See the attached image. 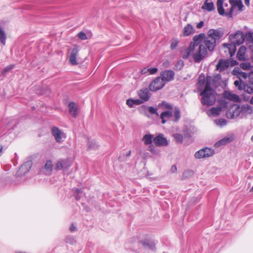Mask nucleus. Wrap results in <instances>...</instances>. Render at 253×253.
<instances>
[{
  "mask_svg": "<svg viewBox=\"0 0 253 253\" xmlns=\"http://www.w3.org/2000/svg\"><path fill=\"white\" fill-rule=\"evenodd\" d=\"M203 43L204 45L200 44L198 50L193 54L194 61L196 63H200L207 55L208 50L212 51L216 46L215 40L208 36L205 37Z\"/></svg>",
  "mask_w": 253,
  "mask_h": 253,
  "instance_id": "obj_1",
  "label": "nucleus"
},
{
  "mask_svg": "<svg viewBox=\"0 0 253 253\" xmlns=\"http://www.w3.org/2000/svg\"><path fill=\"white\" fill-rule=\"evenodd\" d=\"M206 35L204 33H200L199 35L194 36L193 38V41L191 42L188 47L186 48L182 51V58L187 59L189 56L192 53L195 47L201 44V42L205 40Z\"/></svg>",
  "mask_w": 253,
  "mask_h": 253,
  "instance_id": "obj_2",
  "label": "nucleus"
},
{
  "mask_svg": "<svg viewBox=\"0 0 253 253\" xmlns=\"http://www.w3.org/2000/svg\"><path fill=\"white\" fill-rule=\"evenodd\" d=\"M200 95L202 96L201 103L203 105L210 106L214 104L216 100L215 92L203 91Z\"/></svg>",
  "mask_w": 253,
  "mask_h": 253,
  "instance_id": "obj_3",
  "label": "nucleus"
},
{
  "mask_svg": "<svg viewBox=\"0 0 253 253\" xmlns=\"http://www.w3.org/2000/svg\"><path fill=\"white\" fill-rule=\"evenodd\" d=\"M214 154V150L212 149L205 147L197 151L195 154V157L196 159H202L209 158Z\"/></svg>",
  "mask_w": 253,
  "mask_h": 253,
  "instance_id": "obj_4",
  "label": "nucleus"
},
{
  "mask_svg": "<svg viewBox=\"0 0 253 253\" xmlns=\"http://www.w3.org/2000/svg\"><path fill=\"white\" fill-rule=\"evenodd\" d=\"M165 85V83L161 77L156 78L149 84V88L152 91H156L162 89Z\"/></svg>",
  "mask_w": 253,
  "mask_h": 253,
  "instance_id": "obj_5",
  "label": "nucleus"
},
{
  "mask_svg": "<svg viewBox=\"0 0 253 253\" xmlns=\"http://www.w3.org/2000/svg\"><path fill=\"white\" fill-rule=\"evenodd\" d=\"M32 166V162L28 161L24 163L17 170L16 175L18 176H22L25 175L30 170Z\"/></svg>",
  "mask_w": 253,
  "mask_h": 253,
  "instance_id": "obj_6",
  "label": "nucleus"
},
{
  "mask_svg": "<svg viewBox=\"0 0 253 253\" xmlns=\"http://www.w3.org/2000/svg\"><path fill=\"white\" fill-rule=\"evenodd\" d=\"M232 6L229 11L227 12L226 16L228 18H232L233 11L236 7H238L240 11L242 10L243 5L241 0H233L232 1L230 0Z\"/></svg>",
  "mask_w": 253,
  "mask_h": 253,
  "instance_id": "obj_7",
  "label": "nucleus"
},
{
  "mask_svg": "<svg viewBox=\"0 0 253 253\" xmlns=\"http://www.w3.org/2000/svg\"><path fill=\"white\" fill-rule=\"evenodd\" d=\"M223 35L224 32L223 31L213 29H210L207 34V36L210 37L212 40H214L216 42V41L221 38Z\"/></svg>",
  "mask_w": 253,
  "mask_h": 253,
  "instance_id": "obj_8",
  "label": "nucleus"
},
{
  "mask_svg": "<svg viewBox=\"0 0 253 253\" xmlns=\"http://www.w3.org/2000/svg\"><path fill=\"white\" fill-rule=\"evenodd\" d=\"M174 75V72L171 70H166L161 72V79L165 83L172 81Z\"/></svg>",
  "mask_w": 253,
  "mask_h": 253,
  "instance_id": "obj_9",
  "label": "nucleus"
},
{
  "mask_svg": "<svg viewBox=\"0 0 253 253\" xmlns=\"http://www.w3.org/2000/svg\"><path fill=\"white\" fill-rule=\"evenodd\" d=\"M230 39L234 40V43L237 45H240L244 42L245 40V37L244 33L242 31H237L233 35L229 36Z\"/></svg>",
  "mask_w": 253,
  "mask_h": 253,
  "instance_id": "obj_10",
  "label": "nucleus"
},
{
  "mask_svg": "<svg viewBox=\"0 0 253 253\" xmlns=\"http://www.w3.org/2000/svg\"><path fill=\"white\" fill-rule=\"evenodd\" d=\"M155 145L158 147L166 146L168 145V142L166 138L164 137V134L160 133L153 139Z\"/></svg>",
  "mask_w": 253,
  "mask_h": 253,
  "instance_id": "obj_11",
  "label": "nucleus"
},
{
  "mask_svg": "<svg viewBox=\"0 0 253 253\" xmlns=\"http://www.w3.org/2000/svg\"><path fill=\"white\" fill-rule=\"evenodd\" d=\"M51 133L57 143H61L62 142V135L64 133L58 127L53 126L51 128Z\"/></svg>",
  "mask_w": 253,
  "mask_h": 253,
  "instance_id": "obj_12",
  "label": "nucleus"
},
{
  "mask_svg": "<svg viewBox=\"0 0 253 253\" xmlns=\"http://www.w3.org/2000/svg\"><path fill=\"white\" fill-rule=\"evenodd\" d=\"M139 243L146 249L154 250L155 249V242L152 239H144L139 241Z\"/></svg>",
  "mask_w": 253,
  "mask_h": 253,
  "instance_id": "obj_13",
  "label": "nucleus"
},
{
  "mask_svg": "<svg viewBox=\"0 0 253 253\" xmlns=\"http://www.w3.org/2000/svg\"><path fill=\"white\" fill-rule=\"evenodd\" d=\"M79 52L77 45H74V47L71 49L70 55L69 56V62L73 65H76L78 62L76 61V57Z\"/></svg>",
  "mask_w": 253,
  "mask_h": 253,
  "instance_id": "obj_14",
  "label": "nucleus"
},
{
  "mask_svg": "<svg viewBox=\"0 0 253 253\" xmlns=\"http://www.w3.org/2000/svg\"><path fill=\"white\" fill-rule=\"evenodd\" d=\"M139 99L144 102L148 101L150 97L151 93L147 88L141 89L138 92Z\"/></svg>",
  "mask_w": 253,
  "mask_h": 253,
  "instance_id": "obj_15",
  "label": "nucleus"
},
{
  "mask_svg": "<svg viewBox=\"0 0 253 253\" xmlns=\"http://www.w3.org/2000/svg\"><path fill=\"white\" fill-rule=\"evenodd\" d=\"M138 111L141 113L145 114L147 111L151 114H156L158 116L157 109L152 106L147 107L145 105H141L138 108Z\"/></svg>",
  "mask_w": 253,
  "mask_h": 253,
  "instance_id": "obj_16",
  "label": "nucleus"
},
{
  "mask_svg": "<svg viewBox=\"0 0 253 253\" xmlns=\"http://www.w3.org/2000/svg\"><path fill=\"white\" fill-rule=\"evenodd\" d=\"M229 66L228 60L220 59L216 66V70L219 72H222Z\"/></svg>",
  "mask_w": 253,
  "mask_h": 253,
  "instance_id": "obj_17",
  "label": "nucleus"
},
{
  "mask_svg": "<svg viewBox=\"0 0 253 253\" xmlns=\"http://www.w3.org/2000/svg\"><path fill=\"white\" fill-rule=\"evenodd\" d=\"M232 74L237 76L240 80L241 78L246 79L248 76V74L244 72H242L240 68L238 67H236L232 71Z\"/></svg>",
  "mask_w": 253,
  "mask_h": 253,
  "instance_id": "obj_18",
  "label": "nucleus"
},
{
  "mask_svg": "<svg viewBox=\"0 0 253 253\" xmlns=\"http://www.w3.org/2000/svg\"><path fill=\"white\" fill-rule=\"evenodd\" d=\"M235 43H224L223 46L228 50L230 57H232L236 51V46Z\"/></svg>",
  "mask_w": 253,
  "mask_h": 253,
  "instance_id": "obj_19",
  "label": "nucleus"
},
{
  "mask_svg": "<svg viewBox=\"0 0 253 253\" xmlns=\"http://www.w3.org/2000/svg\"><path fill=\"white\" fill-rule=\"evenodd\" d=\"M68 109L70 114L74 118L78 115V108L74 102H70L68 104Z\"/></svg>",
  "mask_w": 253,
  "mask_h": 253,
  "instance_id": "obj_20",
  "label": "nucleus"
},
{
  "mask_svg": "<svg viewBox=\"0 0 253 253\" xmlns=\"http://www.w3.org/2000/svg\"><path fill=\"white\" fill-rule=\"evenodd\" d=\"M246 51V47L245 46L242 45L239 48L236 55L237 58L239 61L245 60Z\"/></svg>",
  "mask_w": 253,
  "mask_h": 253,
  "instance_id": "obj_21",
  "label": "nucleus"
},
{
  "mask_svg": "<svg viewBox=\"0 0 253 253\" xmlns=\"http://www.w3.org/2000/svg\"><path fill=\"white\" fill-rule=\"evenodd\" d=\"M143 103V101L139 99H134L132 98H129L126 100V104L129 108H132L134 105H140Z\"/></svg>",
  "mask_w": 253,
  "mask_h": 253,
  "instance_id": "obj_22",
  "label": "nucleus"
},
{
  "mask_svg": "<svg viewBox=\"0 0 253 253\" xmlns=\"http://www.w3.org/2000/svg\"><path fill=\"white\" fill-rule=\"evenodd\" d=\"M224 96L226 99L235 102H238L240 100L239 96L230 91L225 92Z\"/></svg>",
  "mask_w": 253,
  "mask_h": 253,
  "instance_id": "obj_23",
  "label": "nucleus"
},
{
  "mask_svg": "<svg viewBox=\"0 0 253 253\" xmlns=\"http://www.w3.org/2000/svg\"><path fill=\"white\" fill-rule=\"evenodd\" d=\"M231 141V139L229 137H224L218 141H217L214 144V146L216 148L220 147L221 146L225 145V144L230 142Z\"/></svg>",
  "mask_w": 253,
  "mask_h": 253,
  "instance_id": "obj_24",
  "label": "nucleus"
},
{
  "mask_svg": "<svg viewBox=\"0 0 253 253\" xmlns=\"http://www.w3.org/2000/svg\"><path fill=\"white\" fill-rule=\"evenodd\" d=\"M241 111L244 114H251L253 113V107L248 104L243 105L241 106Z\"/></svg>",
  "mask_w": 253,
  "mask_h": 253,
  "instance_id": "obj_25",
  "label": "nucleus"
},
{
  "mask_svg": "<svg viewBox=\"0 0 253 253\" xmlns=\"http://www.w3.org/2000/svg\"><path fill=\"white\" fill-rule=\"evenodd\" d=\"M208 0H206L204 4L202 6V8L203 9H206L208 11H211L214 8V4L212 2H207Z\"/></svg>",
  "mask_w": 253,
  "mask_h": 253,
  "instance_id": "obj_26",
  "label": "nucleus"
},
{
  "mask_svg": "<svg viewBox=\"0 0 253 253\" xmlns=\"http://www.w3.org/2000/svg\"><path fill=\"white\" fill-rule=\"evenodd\" d=\"M173 116L174 117V118L172 119V120L174 122H178L181 117V112L178 107H175L174 108L173 114H172V116Z\"/></svg>",
  "mask_w": 253,
  "mask_h": 253,
  "instance_id": "obj_27",
  "label": "nucleus"
},
{
  "mask_svg": "<svg viewBox=\"0 0 253 253\" xmlns=\"http://www.w3.org/2000/svg\"><path fill=\"white\" fill-rule=\"evenodd\" d=\"M153 138V135L152 134H145L143 137L142 140L143 141L145 145H149L152 144V139Z\"/></svg>",
  "mask_w": 253,
  "mask_h": 253,
  "instance_id": "obj_28",
  "label": "nucleus"
},
{
  "mask_svg": "<svg viewBox=\"0 0 253 253\" xmlns=\"http://www.w3.org/2000/svg\"><path fill=\"white\" fill-rule=\"evenodd\" d=\"M193 27L190 24H187L184 28L183 35L185 36H188L190 35L193 32Z\"/></svg>",
  "mask_w": 253,
  "mask_h": 253,
  "instance_id": "obj_29",
  "label": "nucleus"
},
{
  "mask_svg": "<svg viewBox=\"0 0 253 253\" xmlns=\"http://www.w3.org/2000/svg\"><path fill=\"white\" fill-rule=\"evenodd\" d=\"M6 39V34L2 28L0 26V42L4 45L5 44Z\"/></svg>",
  "mask_w": 253,
  "mask_h": 253,
  "instance_id": "obj_30",
  "label": "nucleus"
},
{
  "mask_svg": "<svg viewBox=\"0 0 253 253\" xmlns=\"http://www.w3.org/2000/svg\"><path fill=\"white\" fill-rule=\"evenodd\" d=\"M63 169L64 170H67L71 166L72 163L71 161L68 159H63Z\"/></svg>",
  "mask_w": 253,
  "mask_h": 253,
  "instance_id": "obj_31",
  "label": "nucleus"
},
{
  "mask_svg": "<svg viewBox=\"0 0 253 253\" xmlns=\"http://www.w3.org/2000/svg\"><path fill=\"white\" fill-rule=\"evenodd\" d=\"M99 145L94 141H90L88 143L87 150H96L98 148Z\"/></svg>",
  "mask_w": 253,
  "mask_h": 253,
  "instance_id": "obj_32",
  "label": "nucleus"
},
{
  "mask_svg": "<svg viewBox=\"0 0 253 253\" xmlns=\"http://www.w3.org/2000/svg\"><path fill=\"white\" fill-rule=\"evenodd\" d=\"M173 137L176 142L178 143H182L183 140V135L179 133H175L173 135Z\"/></svg>",
  "mask_w": 253,
  "mask_h": 253,
  "instance_id": "obj_33",
  "label": "nucleus"
},
{
  "mask_svg": "<svg viewBox=\"0 0 253 253\" xmlns=\"http://www.w3.org/2000/svg\"><path fill=\"white\" fill-rule=\"evenodd\" d=\"M211 114L213 116H217L221 112V108L220 107H212L211 108Z\"/></svg>",
  "mask_w": 253,
  "mask_h": 253,
  "instance_id": "obj_34",
  "label": "nucleus"
},
{
  "mask_svg": "<svg viewBox=\"0 0 253 253\" xmlns=\"http://www.w3.org/2000/svg\"><path fill=\"white\" fill-rule=\"evenodd\" d=\"M161 116L165 119H170L172 117V113L171 111H165L161 113Z\"/></svg>",
  "mask_w": 253,
  "mask_h": 253,
  "instance_id": "obj_35",
  "label": "nucleus"
},
{
  "mask_svg": "<svg viewBox=\"0 0 253 253\" xmlns=\"http://www.w3.org/2000/svg\"><path fill=\"white\" fill-rule=\"evenodd\" d=\"M44 169L49 172H51L52 171V164L51 161L48 160L46 162L44 165Z\"/></svg>",
  "mask_w": 253,
  "mask_h": 253,
  "instance_id": "obj_36",
  "label": "nucleus"
},
{
  "mask_svg": "<svg viewBox=\"0 0 253 253\" xmlns=\"http://www.w3.org/2000/svg\"><path fill=\"white\" fill-rule=\"evenodd\" d=\"M215 123L217 125L222 126L226 125L227 124V122L226 120L221 118L217 120H215Z\"/></svg>",
  "mask_w": 253,
  "mask_h": 253,
  "instance_id": "obj_37",
  "label": "nucleus"
},
{
  "mask_svg": "<svg viewBox=\"0 0 253 253\" xmlns=\"http://www.w3.org/2000/svg\"><path fill=\"white\" fill-rule=\"evenodd\" d=\"M194 174V171L192 170L187 169L185 170L183 173V178H187Z\"/></svg>",
  "mask_w": 253,
  "mask_h": 253,
  "instance_id": "obj_38",
  "label": "nucleus"
},
{
  "mask_svg": "<svg viewBox=\"0 0 253 253\" xmlns=\"http://www.w3.org/2000/svg\"><path fill=\"white\" fill-rule=\"evenodd\" d=\"M65 242L71 245H73L76 243V240L73 236H68L65 239Z\"/></svg>",
  "mask_w": 253,
  "mask_h": 253,
  "instance_id": "obj_39",
  "label": "nucleus"
},
{
  "mask_svg": "<svg viewBox=\"0 0 253 253\" xmlns=\"http://www.w3.org/2000/svg\"><path fill=\"white\" fill-rule=\"evenodd\" d=\"M148 150L153 154L158 155L159 153V150L157 149L153 144L149 145Z\"/></svg>",
  "mask_w": 253,
  "mask_h": 253,
  "instance_id": "obj_40",
  "label": "nucleus"
},
{
  "mask_svg": "<svg viewBox=\"0 0 253 253\" xmlns=\"http://www.w3.org/2000/svg\"><path fill=\"white\" fill-rule=\"evenodd\" d=\"M159 106L163 107L165 109H169L170 110L172 109V106L170 104L165 101H163Z\"/></svg>",
  "mask_w": 253,
  "mask_h": 253,
  "instance_id": "obj_41",
  "label": "nucleus"
},
{
  "mask_svg": "<svg viewBox=\"0 0 253 253\" xmlns=\"http://www.w3.org/2000/svg\"><path fill=\"white\" fill-rule=\"evenodd\" d=\"M217 11L219 15H226L227 12H225L223 5H217Z\"/></svg>",
  "mask_w": 253,
  "mask_h": 253,
  "instance_id": "obj_42",
  "label": "nucleus"
},
{
  "mask_svg": "<svg viewBox=\"0 0 253 253\" xmlns=\"http://www.w3.org/2000/svg\"><path fill=\"white\" fill-rule=\"evenodd\" d=\"M240 66L244 70H247L251 67V65L250 62H244L241 63Z\"/></svg>",
  "mask_w": 253,
  "mask_h": 253,
  "instance_id": "obj_43",
  "label": "nucleus"
},
{
  "mask_svg": "<svg viewBox=\"0 0 253 253\" xmlns=\"http://www.w3.org/2000/svg\"><path fill=\"white\" fill-rule=\"evenodd\" d=\"M193 131H192L191 128H187L184 130V134L185 137H191L192 135L193 134Z\"/></svg>",
  "mask_w": 253,
  "mask_h": 253,
  "instance_id": "obj_44",
  "label": "nucleus"
},
{
  "mask_svg": "<svg viewBox=\"0 0 253 253\" xmlns=\"http://www.w3.org/2000/svg\"><path fill=\"white\" fill-rule=\"evenodd\" d=\"M14 67H15L14 65H10L9 66H6L2 70V73L4 74V73L9 72L11 70L13 69L14 68Z\"/></svg>",
  "mask_w": 253,
  "mask_h": 253,
  "instance_id": "obj_45",
  "label": "nucleus"
},
{
  "mask_svg": "<svg viewBox=\"0 0 253 253\" xmlns=\"http://www.w3.org/2000/svg\"><path fill=\"white\" fill-rule=\"evenodd\" d=\"M178 41L176 39L173 40L171 44H170V48L172 50H173L175 49L178 45Z\"/></svg>",
  "mask_w": 253,
  "mask_h": 253,
  "instance_id": "obj_46",
  "label": "nucleus"
},
{
  "mask_svg": "<svg viewBox=\"0 0 253 253\" xmlns=\"http://www.w3.org/2000/svg\"><path fill=\"white\" fill-rule=\"evenodd\" d=\"M246 91L249 94L253 93V84H251L249 86L247 85V87H244Z\"/></svg>",
  "mask_w": 253,
  "mask_h": 253,
  "instance_id": "obj_47",
  "label": "nucleus"
},
{
  "mask_svg": "<svg viewBox=\"0 0 253 253\" xmlns=\"http://www.w3.org/2000/svg\"><path fill=\"white\" fill-rule=\"evenodd\" d=\"M203 91H207L208 92H215L212 89L211 85H209L208 84H205V89Z\"/></svg>",
  "mask_w": 253,
  "mask_h": 253,
  "instance_id": "obj_48",
  "label": "nucleus"
},
{
  "mask_svg": "<svg viewBox=\"0 0 253 253\" xmlns=\"http://www.w3.org/2000/svg\"><path fill=\"white\" fill-rule=\"evenodd\" d=\"M78 37L82 40H85L87 39V36L86 34L83 32H80L78 35Z\"/></svg>",
  "mask_w": 253,
  "mask_h": 253,
  "instance_id": "obj_49",
  "label": "nucleus"
},
{
  "mask_svg": "<svg viewBox=\"0 0 253 253\" xmlns=\"http://www.w3.org/2000/svg\"><path fill=\"white\" fill-rule=\"evenodd\" d=\"M63 169V163L62 160L60 161H58L56 164V169L58 170Z\"/></svg>",
  "mask_w": 253,
  "mask_h": 253,
  "instance_id": "obj_50",
  "label": "nucleus"
},
{
  "mask_svg": "<svg viewBox=\"0 0 253 253\" xmlns=\"http://www.w3.org/2000/svg\"><path fill=\"white\" fill-rule=\"evenodd\" d=\"M241 82H242L241 80H240V81H238V80H236L234 83V85L236 86H237L238 89H239V90H242L243 89V88H242V87L241 86Z\"/></svg>",
  "mask_w": 253,
  "mask_h": 253,
  "instance_id": "obj_51",
  "label": "nucleus"
},
{
  "mask_svg": "<svg viewBox=\"0 0 253 253\" xmlns=\"http://www.w3.org/2000/svg\"><path fill=\"white\" fill-rule=\"evenodd\" d=\"M149 74L150 75H154V74H156L158 70V68L156 67L150 68H149Z\"/></svg>",
  "mask_w": 253,
  "mask_h": 253,
  "instance_id": "obj_52",
  "label": "nucleus"
},
{
  "mask_svg": "<svg viewBox=\"0 0 253 253\" xmlns=\"http://www.w3.org/2000/svg\"><path fill=\"white\" fill-rule=\"evenodd\" d=\"M74 194H82L83 193V191L81 189L75 188L73 189Z\"/></svg>",
  "mask_w": 253,
  "mask_h": 253,
  "instance_id": "obj_53",
  "label": "nucleus"
},
{
  "mask_svg": "<svg viewBox=\"0 0 253 253\" xmlns=\"http://www.w3.org/2000/svg\"><path fill=\"white\" fill-rule=\"evenodd\" d=\"M205 80L204 76L202 78L201 76H200L198 80V84L200 85H203L205 84Z\"/></svg>",
  "mask_w": 253,
  "mask_h": 253,
  "instance_id": "obj_54",
  "label": "nucleus"
},
{
  "mask_svg": "<svg viewBox=\"0 0 253 253\" xmlns=\"http://www.w3.org/2000/svg\"><path fill=\"white\" fill-rule=\"evenodd\" d=\"M247 38L253 43V32H250L247 35Z\"/></svg>",
  "mask_w": 253,
  "mask_h": 253,
  "instance_id": "obj_55",
  "label": "nucleus"
},
{
  "mask_svg": "<svg viewBox=\"0 0 253 253\" xmlns=\"http://www.w3.org/2000/svg\"><path fill=\"white\" fill-rule=\"evenodd\" d=\"M149 69L147 67H145L144 68H143L141 70V74L143 75V74H146L148 73H149Z\"/></svg>",
  "mask_w": 253,
  "mask_h": 253,
  "instance_id": "obj_56",
  "label": "nucleus"
},
{
  "mask_svg": "<svg viewBox=\"0 0 253 253\" xmlns=\"http://www.w3.org/2000/svg\"><path fill=\"white\" fill-rule=\"evenodd\" d=\"M211 76H207L206 81L205 82V84H208L209 85H211Z\"/></svg>",
  "mask_w": 253,
  "mask_h": 253,
  "instance_id": "obj_57",
  "label": "nucleus"
},
{
  "mask_svg": "<svg viewBox=\"0 0 253 253\" xmlns=\"http://www.w3.org/2000/svg\"><path fill=\"white\" fill-rule=\"evenodd\" d=\"M249 77L250 84H253V73L251 72L249 75Z\"/></svg>",
  "mask_w": 253,
  "mask_h": 253,
  "instance_id": "obj_58",
  "label": "nucleus"
},
{
  "mask_svg": "<svg viewBox=\"0 0 253 253\" xmlns=\"http://www.w3.org/2000/svg\"><path fill=\"white\" fill-rule=\"evenodd\" d=\"M204 23L203 21H200L199 23H198L197 25V28L198 29H201L204 26Z\"/></svg>",
  "mask_w": 253,
  "mask_h": 253,
  "instance_id": "obj_59",
  "label": "nucleus"
},
{
  "mask_svg": "<svg viewBox=\"0 0 253 253\" xmlns=\"http://www.w3.org/2000/svg\"><path fill=\"white\" fill-rule=\"evenodd\" d=\"M230 62H231V65L232 66L238 65V62L236 60H234V59L231 60Z\"/></svg>",
  "mask_w": 253,
  "mask_h": 253,
  "instance_id": "obj_60",
  "label": "nucleus"
},
{
  "mask_svg": "<svg viewBox=\"0 0 253 253\" xmlns=\"http://www.w3.org/2000/svg\"><path fill=\"white\" fill-rule=\"evenodd\" d=\"M76 227L74 226V224H72L71 225V226L70 227V230L71 231V232H73V231H76Z\"/></svg>",
  "mask_w": 253,
  "mask_h": 253,
  "instance_id": "obj_61",
  "label": "nucleus"
},
{
  "mask_svg": "<svg viewBox=\"0 0 253 253\" xmlns=\"http://www.w3.org/2000/svg\"><path fill=\"white\" fill-rule=\"evenodd\" d=\"M177 170V168L175 165H173L171 168V171L173 173L176 172Z\"/></svg>",
  "mask_w": 253,
  "mask_h": 253,
  "instance_id": "obj_62",
  "label": "nucleus"
},
{
  "mask_svg": "<svg viewBox=\"0 0 253 253\" xmlns=\"http://www.w3.org/2000/svg\"><path fill=\"white\" fill-rule=\"evenodd\" d=\"M224 0H217V5H223Z\"/></svg>",
  "mask_w": 253,
  "mask_h": 253,
  "instance_id": "obj_63",
  "label": "nucleus"
},
{
  "mask_svg": "<svg viewBox=\"0 0 253 253\" xmlns=\"http://www.w3.org/2000/svg\"><path fill=\"white\" fill-rule=\"evenodd\" d=\"M75 199L77 201H79L81 199V196H80V194H74Z\"/></svg>",
  "mask_w": 253,
  "mask_h": 253,
  "instance_id": "obj_64",
  "label": "nucleus"
}]
</instances>
